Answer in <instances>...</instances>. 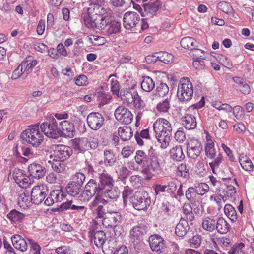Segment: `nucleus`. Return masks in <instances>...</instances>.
Wrapping results in <instances>:
<instances>
[{
	"label": "nucleus",
	"instance_id": "obj_1",
	"mask_svg": "<svg viewBox=\"0 0 254 254\" xmlns=\"http://www.w3.org/2000/svg\"><path fill=\"white\" fill-rule=\"evenodd\" d=\"M134 159L137 164L143 168L141 172L146 175L148 179H150L152 175L157 173L160 170L157 156L150 151L147 155L143 151L137 150Z\"/></svg>",
	"mask_w": 254,
	"mask_h": 254
},
{
	"label": "nucleus",
	"instance_id": "obj_2",
	"mask_svg": "<svg viewBox=\"0 0 254 254\" xmlns=\"http://www.w3.org/2000/svg\"><path fill=\"white\" fill-rule=\"evenodd\" d=\"M156 138L163 149L169 145L172 135V127L168 121L164 118L158 119L153 124Z\"/></svg>",
	"mask_w": 254,
	"mask_h": 254
},
{
	"label": "nucleus",
	"instance_id": "obj_3",
	"mask_svg": "<svg viewBox=\"0 0 254 254\" xmlns=\"http://www.w3.org/2000/svg\"><path fill=\"white\" fill-rule=\"evenodd\" d=\"M39 129L38 124L29 126L21 134V138L23 141L30 144L34 147H39L44 140V136Z\"/></svg>",
	"mask_w": 254,
	"mask_h": 254
},
{
	"label": "nucleus",
	"instance_id": "obj_4",
	"mask_svg": "<svg viewBox=\"0 0 254 254\" xmlns=\"http://www.w3.org/2000/svg\"><path fill=\"white\" fill-rule=\"evenodd\" d=\"M193 94V86L189 78H181L178 86L177 93L180 101L182 102L190 101L192 98Z\"/></svg>",
	"mask_w": 254,
	"mask_h": 254
},
{
	"label": "nucleus",
	"instance_id": "obj_5",
	"mask_svg": "<svg viewBox=\"0 0 254 254\" xmlns=\"http://www.w3.org/2000/svg\"><path fill=\"white\" fill-rule=\"evenodd\" d=\"M41 131L51 138L57 139L60 136L59 121L52 118L40 126Z\"/></svg>",
	"mask_w": 254,
	"mask_h": 254
},
{
	"label": "nucleus",
	"instance_id": "obj_6",
	"mask_svg": "<svg viewBox=\"0 0 254 254\" xmlns=\"http://www.w3.org/2000/svg\"><path fill=\"white\" fill-rule=\"evenodd\" d=\"M133 207L137 210H146L151 204L150 197L146 191H136L131 198Z\"/></svg>",
	"mask_w": 254,
	"mask_h": 254
},
{
	"label": "nucleus",
	"instance_id": "obj_7",
	"mask_svg": "<svg viewBox=\"0 0 254 254\" xmlns=\"http://www.w3.org/2000/svg\"><path fill=\"white\" fill-rule=\"evenodd\" d=\"M101 191L97 182L93 179H90L84 186L81 201L88 202L94 195L99 196Z\"/></svg>",
	"mask_w": 254,
	"mask_h": 254
},
{
	"label": "nucleus",
	"instance_id": "obj_8",
	"mask_svg": "<svg viewBox=\"0 0 254 254\" xmlns=\"http://www.w3.org/2000/svg\"><path fill=\"white\" fill-rule=\"evenodd\" d=\"M73 153L72 149L66 145H58L53 152V154L50 155V158L53 160L65 161L69 158Z\"/></svg>",
	"mask_w": 254,
	"mask_h": 254
},
{
	"label": "nucleus",
	"instance_id": "obj_9",
	"mask_svg": "<svg viewBox=\"0 0 254 254\" xmlns=\"http://www.w3.org/2000/svg\"><path fill=\"white\" fill-rule=\"evenodd\" d=\"M162 2L159 0H152L143 4V11H140L142 17L152 18L161 8Z\"/></svg>",
	"mask_w": 254,
	"mask_h": 254
},
{
	"label": "nucleus",
	"instance_id": "obj_10",
	"mask_svg": "<svg viewBox=\"0 0 254 254\" xmlns=\"http://www.w3.org/2000/svg\"><path fill=\"white\" fill-rule=\"evenodd\" d=\"M114 115L117 120L123 124L128 125L133 119L131 112L123 106L118 107L115 111Z\"/></svg>",
	"mask_w": 254,
	"mask_h": 254
},
{
	"label": "nucleus",
	"instance_id": "obj_11",
	"mask_svg": "<svg viewBox=\"0 0 254 254\" xmlns=\"http://www.w3.org/2000/svg\"><path fill=\"white\" fill-rule=\"evenodd\" d=\"M48 189L43 186H35L31 192V200L33 203L38 205L41 203L48 195Z\"/></svg>",
	"mask_w": 254,
	"mask_h": 254
},
{
	"label": "nucleus",
	"instance_id": "obj_12",
	"mask_svg": "<svg viewBox=\"0 0 254 254\" xmlns=\"http://www.w3.org/2000/svg\"><path fill=\"white\" fill-rule=\"evenodd\" d=\"M104 118L98 112H92L87 117V122L90 128L94 130H98L104 124Z\"/></svg>",
	"mask_w": 254,
	"mask_h": 254
},
{
	"label": "nucleus",
	"instance_id": "obj_13",
	"mask_svg": "<svg viewBox=\"0 0 254 254\" xmlns=\"http://www.w3.org/2000/svg\"><path fill=\"white\" fill-rule=\"evenodd\" d=\"M140 17L138 14L133 11H128L125 13L123 18V24L127 30L136 27L140 21Z\"/></svg>",
	"mask_w": 254,
	"mask_h": 254
},
{
	"label": "nucleus",
	"instance_id": "obj_14",
	"mask_svg": "<svg viewBox=\"0 0 254 254\" xmlns=\"http://www.w3.org/2000/svg\"><path fill=\"white\" fill-rule=\"evenodd\" d=\"M187 155L191 159L197 158L202 150V146L200 142L197 140L193 139L187 144Z\"/></svg>",
	"mask_w": 254,
	"mask_h": 254
},
{
	"label": "nucleus",
	"instance_id": "obj_15",
	"mask_svg": "<svg viewBox=\"0 0 254 254\" xmlns=\"http://www.w3.org/2000/svg\"><path fill=\"white\" fill-rule=\"evenodd\" d=\"M60 136L72 138L75 135V130L72 123L67 120L59 121Z\"/></svg>",
	"mask_w": 254,
	"mask_h": 254
},
{
	"label": "nucleus",
	"instance_id": "obj_16",
	"mask_svg": "<svg viewBox=\"0 0 254 254\" xmlns=\"http://www.w3.org/2000/svg\"><path fill=\"white\" fill-rule=\"evenodd\" d=\"M121 215L117 211H108L104 219H102V224L106 228L115 227L120 222Z\"/></svg>",
	"mask_w": 254,
	"mask_h": 254
},
{
	"label": "nucleus",
	"instance_id": "obj_17",
	"mask_svg": "<svg viewBox=\"0 0 254 254\" xmlns=\"http://www.w3.org/2000/svg\"><path fill=\"white\" fill-rule=\"evenodd\" d=\"M147 233V227L144 225H138L133 227L130 231V239L133 242L138 243Z\"/></svg>",
	"mask_w": 254,
	"mask_h": 254
},
{
	"label": "nucleus",
	"instance_id": "obj_18",
	"mask_svg": "<svg viewBox=\"0 0 254 254\" xmlns=\"http://www.w3.org/2000/svg\"><path fill=\"white\" fill-rule=\"evenodd\" d=\"M65 196L66 195L62 190H53L48 195L44 204L47 206H51L55 203L62 202Z\"/></svg>",
	"mask_w": 254,
	"mask_h": 254
},
{
	"label": "nucleus",
	"instance_id": "obj_19",
	"mask_svg": "<svg viewBox=\"0 0 254 254\" xmlns=\"http://www.w3.org/2000/svg\"><path fill=\"white\" fill-rule=\"evenodd\" d=\"M134 86L133 85L130 88L121 91V98L124 104L129 105L132 104L135 97L138 96L137 92L134 90Z\"/></svg>",
	"mask_w": 254,
	"mask_h": 254
},
{
	"label": "nucleus",
	"instance_id": "obj_20",
	"mask_svg": "<svg viewBox=\"0 0 254 254\" xmlns=\"http://www.w3.org/2000/svg\"><path fill=\"white\" fill-rule=\"evenodd\" d=\"M88 235L94 241L95 245L98 247L102 246L106 241V234L103 231H95L94 229H90L88 232Z\"/></svg>",
	"mask_w": 254,
	"mask_h": 254
},
{
	"label": "nucleus",
	"instance_id": "obj_21",
	"mask_svg": "<svg viewBox=\"0 0 254 254\" xmlns=\"http://www.w3.org/2000/svg\"><path fill=\"white\" fill-rule=\"evenodd\" d=\"M30 175L34 178L39 179L44 177L46 173V169L40 164L33 163L28 166Z\"/></svg>",
	"mask_w": 254,
	"mask_h": 254
},
{
	"label": "nucleus",
	"instance_id": "obj_22",
	"mask_svg": "<svg viewBox=\"0 0 254 254\" xmlns=\"http://www.w3.org/2000/svg\"><path fill=\"white\" fill-rule=\"evenodd\" d=\"M149 242L151 249L157 252H161L165 247L164 240L158 235H153L150 236Z\"/></svg>",
	"mask_w": 254,
	"mask_h": 254
},
{
	"label": "nucleus",
	"instance_id": "obj_23",
	"mask_svg": "<svg viewBox=\"0 0 254 254\" xmlns=\"http://www.w3.org/2000/svg\"><path fill=\"white\" fill-rule=\"evenodd\" d=\"M114 182L113 178L108 173L103 172L99 174L97 183L102 191L105 189L112 186L114 185Z\"/></svg>",
	"mask_w": 254,
	"mask_h": 254
},
{
	"label": "nucleus",
	"instance_id": "obj_24",
	"mask_svg": "<svg viewBox=\"0 0 254 254\" xmlns=\"http://www.w3.org/2000/svg\"><path fill=\"white\" fill-rule=\"evenodd\" d=\"M67 193L74 197H78L81 200L83 189L82 187L69 182L66 186Z\"/></svg>",
	"mask_w": 254,
	"mask_h": 254
},
{
	"label": "nucleus",
	"instance_id": "obj_25",
	"mask_svg": "<svg viewBox=\"0 0 254 254\" xmlns=\"http://www.w3.org/2000/svg\"><path fill=\"white\" fill-rule=\"evenodd\" d=\"M11 241L13 246L22 252L27 250L28 245L25 240L19 235H14L11 237Z\"/></svg>",
	"mask_w": 254,
	"mask_h": 254
},
{
	"label": "nucleus",
	"instance_id": "obj_26",
	"mask_svg": "<svg viewBox=\"0 0 254 254\" xmlns=\"http://www.w3.org/2000/svg\"><path fill=\"white\" fill-rule=\"evenodd\" d=\"M104 195L110 200L116 201L120 194V191L117 186L108 187L104 189Z\"/></svg>",
	"mask_w": 254,
	"mask_h": 254
},
{
	"label": "nucleus",
	"instance_id": "obj_27",
	"mask_svg": "<svg viewBox=\"0 0 254 254\" xmlns=\"http://www.w3.org/2000/svg\"><path fill=\"white\" fill-rule=\"evenodd\" d=\"M190 227L186 220L181 218L175 228V233L179 237L184 236L189 230Z\"/></svg>",
	"mask_w": 254,
	"mask_h": 254
},
{
	"label": "nucleus",
	"instance_id": "obj_28",
	"mask_svg": "<svg viewBox=\"0 0 254 254\" xmlns=\"http://www.w3.org/2000/svg\"><path fill=\"white\" fill-rule=\"evenodd\" d=\"M182 122L185 128L187 129H194L196 127V121L195 117L191 114H187L182 117Z\"/></svg>",
	"mask_w": 254,
	"mask_h": 254
},
{
	"label": "nucleus",
	"instance_id": "obj_29",
	"mask_svg": "<svg viewBox=\"0 0 254 254\" xmlns=\"http://www.w3.org/2000/svg\"><path fill=\"white\" fill-rule=\"evenodd\" d=\"M73 147L80 152L84 153L86 151L90 150L88 139L83 138L81 140L74 139L73 141Z\"/></svg>",
	"mask_w": 254,
	"mask_h": 254
},
{
	"label": "nucleus",
	"instance_id": "obj_30",
	"mask_svg": "<svg viewBox=\"0 0 254 254\" xmlns=\"http://www.w3.org/2000/svg\"><path fill=\"white\" fill-rule=\"evenodd\" d=\"M118 132L121 139L124 141L129 140L133 136L131 128L127 126L119 127Z\"/></svg>",
	"mask_w": 254,
	"mask_h": 254
},
{
	"label": "nucleus",
	"instance_id": "obj_31",
	"mask_svg": "<svg viewBox=\"0 0 254 254\" xmlns=\"http://www.w3.org/2000/svg\"><path fill=\"white\" fill-rule=\"evenodd\" d=\"M116 161L117 159L113 150L105 149L104 151V162L105 166H112Z\"/></svg>",
	"mask_w": 254,
	"mask_h": 254
},
{
	"label": "nucleus",
	"instance_id": "obj_32",
	"mask_svg": "<svg viewBox=\"0 0 254 254\" xmlns=\"http://www.w3.org/2000/svg\"><path fill=\"white\" fill-rule=\"evenodd\" d=\"M233 79L236 83L235 87L241 93L245 95L250 93L251 89L248 84L238 77H234Z\"/></svg>",
	"mask_w": 254,
	"mask_h": 254
},
{
	"label": "nucleus",
	"instance_id": "obj_33",
	"mask_svg": "<svg viewBox=\"0 0 254 254\" xmlns=\"http://www.w3.org/2000/svg\"><path fill=\"white\" fill-rule=\"evenodd\" d=\"M171 158L174 161H181L185 158L182 147L180 145L173 147L170 151Z\"/></svg>",
	"mask_w": 254,
	"mask_h": 254
},
{
	"label": "nucleus",
	"instance_id": "obj_34",
	"mask_svg": "<svg viewBox=\"0 0 254 254\" xmlns=\"http://www.w3.org/2000/svg\"><path fill=\"white\" fill-rule=\"evenodd\" d=\"M37 64L36 60H33L32 57H28L21 63V68H24V71H26L27 75L32 71L33 68Z\"/></svg>",
	"mask_w": 254,
	"mask_h": 254
},
{
	"label": "nucleus",
	"instance_id": "obj_35",
	"mask_svg": "<svg viewBox=\"0 0 254 254\" xmlns=\"http://www.w3.org/2000/svg\"><path fill=\"white\" fill-rule=\"evenodd\" d=\"M229 223L222 217H220L216 221L215 229L220 234H226L230 229Z\"/></svg>",
	"mask_w": 254,
	"mask_h": 254
},
{
	"label": "nucleus",
	"instance_id": "obj_36",
	"mask_svg": "<svg viewBox=\"0 0 254 254\" xmlns=\"http://www.w3.org/2000/svg\"><path fill=\"white\" fill-rule=\"evenodd\" d=\"M94 97L98 102L99 106L105 105L112 98V96L109 93L103 91L97 92L95 93Z\"/></svg>",
	"mask_w": 254,
	"mask_h": 254
},
{
	"label": "nucleus",
	"instance_id": "obj_37",
	"mask_svg": "<svg viewBox=\"0 0 254 254\" xmlns=\"http://www.w3.org/2000/svg\"><path fill=\"white\" fill-rule=\"evenodd\" d=\"M216 221L210 217L203 218L202 222L203 229L207 231L212 232L215 229Z\"/></svg>",
	"mask_w": 254,
	"mask_h": 254
},
{
	"label": "nucleus",
	"instance_id": "obj_38",
	"mask_svg": "<svg viewBox=\"0 0 254 254\" xmlns=\"http://www.w3.org/2000/svg\"><path fill=\"white\" fill-rule=\"evenodd\" d=\"M181 46L184 49H196L197 42L191 37H186L182 39L180 42Z\"/></svg>",
	"mask_w": 254,
	"mask_h": 254
},
{
	"label": "nucleus",
	"instance_id": "obj_39",
	"mask_svg": "<svg viewBox=\"0 0 254 254\" xmlns=\"http://www.w3.org/2000/svg\"><path fill=\"white\" fill-rule=\"evenodd\" d=\"M107 26V27L106 29L107 33L108 35H111L119 32L121 24L119 22L115 20L110 19L108 26Z\"/></svg>",
	"mask_w": 254,
	"mask_h": 254
},
{
	"label": "nucleus",
	"instance_id": "obj_40",
	"mask_svg": "<svg viewBox=\"0 0 254 254\" xmlns=\"http://www.w3.org/2000/svg\"><path fill=\"white\" fill-rule=\"evenodd\" d=\"M239 162L241 167L247 171H252L253 170L254 166L251 160L246 156L243 154L240 155L239 158Z\"/></svg>",
	"mask_w": 254,
	"mask_h": 254
},
{
	"label": "nucleus",
	"instance_id": "obj_41",
	"mask_svg": "<svg viewBox=\"0 0 254 254\" xmlns=\"http://www.w3.org/2000/svg\"><path fill=\"white\" fill-rule=\"evenodd\" d=\"M100 16H99L94 13H88L87 15L84 17L85 24L88 27L94 28L96 22H98L99 19H100Z\"/></svg>",
	"mask_w": 254,
	"mask_h": 254
},
{
	"label": "nucleus",
	"instance_id": "obj_42",
	"mask_svg": "<svg viewBox=\"0 0 254 254\" xmlns=\"http://www.w3.org/2000/svg\"><path fill=\"white\" fill-rule=\"evenodd\" d=\"M141 87L144 91L149 92L155 87L154 81L149 76L144 77L141 84Z\"/></svg>",
	"mask_w": 254,
	"mask_h": 254
},
{
	"label": "nucleus",
	"instance_id": "obj_43",
	"mask_svg": "<svg viewBox=\"0 0 254 254\" xmlns=\"http://www.w3.org/2000/svg\"><path fill=\"white\" fill-rule=\"evenodd\" d=\"M171 106V98L166 99L160 101L156 105L157 111L160 112L166 113L168 111Z\"/></svg>",
	"mask_w": 254,
	"mask_h": 254
},
{
	"label": "nucleus",
	"instance_id": "obj_44",
	"mask_svg": "<svg viewBox=\"0 0 254 254\" xmlns=\"http://www.w3.org/2000/svg\"><path fill=\"white\" fill-rule=\"evenodd\" d=\"M225 215L232 222H235L237 219V215L235 208L230 204H226L224 208Z\"/></svg>",
	"mask_w": 254,
	"mask_h": 254
},
{
	"label": "nucleus",
	"instance_id": "obj_45",
	"mask_svg": "<svg viewBox=\"0 0 254 254\" xmlns=\"http://www.w3.org/2000/svg\"><path fill=\"white\" fill-rule=\"evenodd\" d=\"M7 217L11 221L15 223L22 220L25 217V214L13 209L8 213Z\"/></svg>",
	"mask_w": 254,
	"mask_h": 254
},
{
	"label": "nucleus",
	"instance_id": "obj_46",
	"mask_svg": "<svg viewBox=\"0 0 254 254\" xmlns=\"http://www.w3.org/2000/svg\"><path fill=\"white\" fill-rule=\"evenodd\" d=\"M135 138L138 145L140 146L143 145L144 142L141 138L145 139H150L149 130L148 129H145L142 130L140 133L138 132H136L135 134Z\"/></svg>",
	"mask_w": 254,
	"mask_h": 254
},
{
	"label": "nucleus",
	"instance_id": "obj_47",
	"mask_svg": "<svg viewBox=\"0 0 254 254\" xmlns=\"http://www.w3.org/2000/svg\"><path fill=\"white\" fill-rule=\"evenodd\" d=\"M49 160V163H51L52 169L58 173L63 172L65 170L64 161L61 160Z\"/></svg>",
	"mask_w": 254,
	"mask_h": 254
},
{
	"label": "nucleus",
	"instance_id": "obj_48",
	"mask_svg": "<svg viewBox=\"0 0 254 254\" xmlns=\"http://www.w3.org/2000/svg\"><path fill=\"white\" fill-rule=\"evenodd\" d=\"M93 6L89 7L88 8L87 12L88 13H94L101 17L107 15V9L103 7V5Z\"/></svg>",
	"mask_w": 254,
	"mask_h": 254
},
{
	"label": "nucleus",
	"instance_id": "obj_49",
	"mask_svg": "<svg viewBox=\"0 0 254 254\" xmlns=\"http://www.w3.org/2000/svg\"><path fill=\"white\" fill-rule=\"evenodd\" d=\"M157 58H158V60L164 63H169L172 62L173 56L166 52L160 51L157 53Z\"/></svg>",
	"mask_w": 254,
	"mask_h": 254
},
{
	"label": "nucleus",
	"instance_id": "obj_50",
	"mask_svg": "<svg viewBox=\"0 0 254 254\" xmlns=\"http://www.w3.org/2000/svg\"><path fill=\"white\" fill-rule=\"evenodd\" d=\"M110 19V18H109L107 15H104L103 17H101L100 19H99L98 22H96L94 28H96L100 30H106Z\"/></svg>",
	"mask_w": 254,
	"mask_h": 254
},
{
	"label": "nucleus",
	"instance_id": "obj_51",
	"mask_svg": "<svg viewBox=\"0 0 254 254\" xmlns=\"http://www.w3.org/2000/svg\"><path fill=\"white\" fill-rule=\"evenodd\" d=\"M216 154L215 149L214 147V143L211 141H207L205 146V155L210 158L213 159L215 157Z\"/></svg>",
	"mask_w": 254,
	"mask_h": 254
},
{
	"label": "nucleus",
	"instance_id": "obj_52",
	"mask_svg": "<svg viewBox=\"0 0 254 254\" xmlns=\"http://www.w3.org/2000/svg\"><path fill=\"white\" fill-rule=\"evenodd\" d=\"M185 195L187 200L191 203L194 202L197 196L194 187H190L186 191Z\"/></svg>",
	"mask_w": 254,
	"mask_h": 254
},
{
	"label": "nucleus",
	"instance_id": "obj_53",
	"mask_svg": "<svg viewBox=\"0 0 254 254\" xmlns=\"http://www.w3.org/2000/svg\"><path fill=\"white\" fill-rule=\"evenodd\" d=\"M222 156L221 154H219L218 156L214 159V161L209 163V165L212 169V171L214 174H217L219 172V166L222 162Z\"/></svg>",
	"mask_w": 254,
	"mask_h": 254
},
{
	"label": "nucleus",
	"instance_id": "obj_54",
	"mask_svg": "<svg viewBox=\"0 0 254 254\" xmlns=\"http://www.w3.org/2000/svg\"><path fill=\"white\" fill-rule=\"evenodd\" d=\"M85 176L83 173L78 172L74 175L72 180L70 182L82 187L84 182L85 180Z\"/></svg>",
	"mask_w": 254,
	"mask_h": 254
},
{
	"label": "nucleus",
	"instance_id": "obj_55",
	"mask_svg": "<svg viewBox=\"0 0 254 254\" xmlns=\"http://www.w3.org/2000/svg\"><path fill=\"white\" fill-rule=\"evenodd\" d=\"M156 91L157 92L159 96L163 97L167 95L169 92L168 86L164 83H161L157 86Z\"/></svg>",
	"mask_w": 254,
	"mask_h": 254
},
{
	"label": "nucleus",
	"instance_id": "obj_56",
	"mask_svg": "<svg viewBox=\"0 0 254 254\" xmlns=\"http://www.w3.org/2000/svg\"><path fill=\"white\" fill-rule=\"evenodd\" d=\"M197 196L203 195L209 190V187L206 183H201L194 187Z\"/></svg>",
	"mask_w": 254,
	"mask_h": 254
},
{
	"label": "nucleus",
	"instance_id": "obj_57",
	"mask_svg": "<svg viewBox=\"0 0 254 254\" xmlns=\"http://www.w3.org/2000/svg\"><path fill=\"white\" fill-rule=\"evenodd\" d=\"M115 76L114 75H111L109 77V81L111 84V90L113 94L118 95L119 93V83L117 80H114L112 77Z\"/></svg>",
	"mask_w": 254,
	"mask_h": 254
},
{
	"label": "nucleus",
	"instance_id": "obj_58",
	"mask_svg": "<svg viewBox=\"0 0 254 254\" xmlns=\"http://www.w3.org/2000/svg\"><path fill=\"white\" fill-rule=\"evenodd\" d=\"M167 187V191L175 198H177V195H175V191L177 188V182L175 181H171L168 182L166 185Z\"/></svg>",
	"mask_w": 254,
	"mask_h": 254
},
{
	"label": "nucleus",
	"instance_id": "obj_59",
	"mask_svg": "<svg viewBox=\"0 0 254 254\" xmlns=\"http://www.w3.org/2000/svg\"><path fill=\"white\" fill-rule=\"evenodd\" d=\"M244 247L245 245L242 243L236 244L229 251L228 254H244Z\"/></svg>",
	"mask_w": 254,
	"mask_h": 254
},
{
	"label": "nucleus",
	"instance_id": "obj_60",
	"mask_svg": "<svg viewBox=\"0 0 254 254\" xmlns=\"http://www.w3.org/2000/svg\"><path fill=\"white\" fill-rule=\"evenodd\" d=\"M178 175L186 179L189 177V169L185 164L182 163L178 167Z\"/></svg>",
	"mask_w": 254,
	"mask_h": 254
},
{
	"label": "nucleus",
	"instance_id": "obj_61",
	"mask_svg": "<svg viewBox=\"0 0 254 254\" xmlns=\"http://www.w3.org/2000/svg\"><path fill=\"white\" fill-rule=\"evenodd\" d=\"M210 200H214L216 202L218 206V209L220 210L223 205L225 203L226 199V197L222 196V195H212L210 198Z\"/></svg>",
	"mask_w": 254,
	"mask_h": 254
},
{
	"label": "nucleus",
	"instance_id": "obj_62",
	"mask_svg": "<svg viewBox=\"0 0 254 254\" xmlns=\"http://www.w3.org/2000/svg\"><path fill=\"white\" fill-rule=\"evenodd\" d=\"M24 171L19 169L15 168L13 171L12 177L15 182L18 184L21 182L22 178L24 176Z\"/></svg>",
	"mask_w": 254,
	"mask_h": 254
},
{
	"label": "nucleus",
	"instance_id": "obj_63",
	"mask_svg": "<svg viewBox=\"0 0 254 254\" xmlns=\"http://www.w3.org/2000/svg\"><path fill=\"white\" fill-rule=\"evenodd\" d=\"M132 190L129 188L128 187L124 188V190L122 193V196L123 203L125 205H127L128 198L131 200V198H132L131 195L132 194Z\"/></svg>",
	"mask_w": 254,
	"mask_h": 254
},
{
	"label": "nucleus",
	"instance_id": "obj_64",
	"mask_svg": "<svg viewBox=\"0 0 254 254\" xmlns=\"http://www.w3.org/2000/svg\"><path fill=\"white\" fill-rule=\"evenodd\" d=\"M115 241H110L107 245L103 248V252L105 254H112L116 248Z\"/></svg>",
	"mask_w": 254,
	"mask_h": 254
}]
</instances>
